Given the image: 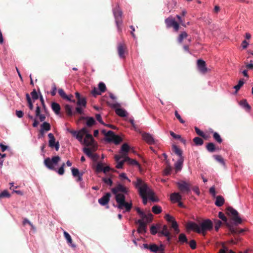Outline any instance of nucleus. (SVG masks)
<instances>
[{
  "label": "nucleus",
  "mask_w": 253,
  "mask_h": 253,
  "mask_svg": "<svg viewBox=\"0 0 253 253\" xmlns=\"http://www.w3.org/2000/svg\"><path fill=\"white\" fill-rule=\"evenodd\" d=\"M83 143H84L85 145L91 147L92 151H95L97 147L92 135L88 133L86 134L85 135Z\"/></svg>",
  "instance_id": "obj_7"
},
{
  "label": "nucleus",
  "mask_w": 253,
  "mask_h": 253,
  "mask_svg": "<svg viewBox=\"0 0 253 253\" xmlns=\"http://www.w3.org/2000/svg\"><path fill=\"white\" fill-rule=\"evenodd\" d=\"M111 196L110 193H105L103 197L98 199V203L101 206H105L109 203Z\"/></svg>",
  "instance_id": "obj_15"
},
{
  "label": "nucleus",
  "mask_w": 253,
  "mask_h": 253,
  "mask_svg": "<svg viewBox=\"0 0 253 253\" xmlns=\"http://www.w3.org/2000/svg\"><path fill=\"white\" fill-rule=\"evenodd\" d=\"M135 188L138 190L139 193L143 199V203L146 205L147 203L148 195L147 194V184L141 179L138 178L136 181H133Z\"/></svg>",
  "instance_id": "obj_2"
},
{
  "label": "nucleus",
  "mask_w": 253,
  "mask_h": 253,
  "mask_svg": "<svg viewBox=\"0 0 253 253\" xmlns=\"http://www.w3.org/2000/svg\"><path fill=\"white\" fill-rule=\"evenodd\" d=\"M213 223L210 219L204 220L199 226L197 223L193 222H189L186 224V228L187 230H193L198 233H202L205 235L207 231H210L213 228Z\"/></svg>",
  "instance_id": "obj_1"
},
{
  "label": "nucleus",
  "mask_w": 253,
  "mask_h": 253,
  "mask_svg": "<svg viewBox=\"0 0 253 253\" xmlns=\"http://www.w3.org/2000/svg\"><path fill=\"white\" fill-rule=\"evenodd\" d=\"M91 93L94 97H96L97 95H100L101 94L99 90H98L96 87L93 88Z\"/></svg>",
  "instance_id": "obj_60"
},
{
  "label": "nucleus",
  "mask_w": 253,
  "mask_h": 253,
  "mask_svg": "<svg viewBox=\"0 0 253 253\" xmlns=\"http://www.w3.org/2000/svg\"><path fill=\"white\" fill-rule=\"evenodd\" d=\"M206 149L209 152L211 153L214 152L216 149L215 144L212 142L207 143Z\"/></svg>",
  "instance_id": "obj_31"
},
{
  "label": "nucleus",
  "mask_w": 253,
  "mask_h": 253,
  "mask_svg": "<svg viewBox=\"0 0 253 253\" xmlns=\"http://www.w3.org/2000/svg\"><path fill=\"white\" fill-rule=\"evenodd\" d=\"M172 150L175 154L179 157V158L183 157L182 156V151L179 149L177 146L173 145L172 146Z\"/></svg>",
  "instance_id": "obj_28"
},
{
  "label": "nucleus",
  "mask_w": 253,
  "mask_h": 253,
  "mask_svg": "<svg viewBox=\"0 0 253 253\" xmlns=\"http://www.w3.org/2000/svg\"><path fill=\"white\" fill-rule=\"evenodd\" d=\"M117 115L121 117H124L126 116V112L122 108H118L115 110Z\"/></svg>",
  "instance_id": "obj_32"
},
{
  "label": "nucleus",
  "mask_w": 253,
  "mask_h": 253,
  "mask_svg": "<svg viewBox=\"0 0 253 253\" xmlns=\"http://www.w3.org/2000/svg\"><path fill=\"white\" fill-rule=\"evenodd\" d=\"M60 160L61 158L58 156H54L51 159L48 157L44 159V164L48 169L56 171V169L55 168V166L57 165Z\"/></svg>",
  "instance_id": "obj_4"
},
{
  "label": "nucleus",
  "mask_w": 253,
  "mask_h": 253,
  "mask_svg": "<svg viewBox=\"0 0 253 253\" xmlns=\"http://www.w3.org/2000/svg\"><path fill=\"white\" fill-rule=\"evenodd\" d=\"M184 161V158L181 157L178 159L177 162L174 164L175 169L176 171L181 170Z\"/></svg>",
  "instance_id": "obj_23"
},
{
  "label": "nucleus",
  "mask_w": 253,
  "mask_h": 253,
  "mask_svg": "<svg viewBox=\"0 0 253 253\" xmlns=\"http://www.w3.org/2000/svg\"><path fill=\"white\" fill-rule=\"evenodd\" d=\"M152 211L155 213V214H159L161 213L162 211V208L158 205H155L153 206L152 208Z\"/></svg>",
  "instance_id": "obj_38"
},
{
  "label": "nucleus",
  "mask_w": 253,
  "mask_h": 253,
  "mask_svg": "<svg viewBox=\"0 0 253 253\" xmlns=\"http://www.w3.org/2000/svg\"><path fill=\"white\" fill-rule=\"evenodd\" d=\"M153 219V215L151 213L149 212L146 214V217L145 218V221L146 223H149L152 221Z\"/></svg>",
  "instance_id": "obj_58"
},
{
  "label": "nucleus",
  "mask_w": 253,
  "mask_h": 253,
  "mask_svg": "<svg viewBox=\"0 0 253 253\" xmlns=\"http://www.w3.org/2000/svg\"><path fill=\"white\" fill-rule=\"evenodd\" d=\"M31 95L34 101L38 99L39 98L38 94L35 89H34L33 91L31 92Z\"/></svg>",
  "instance_id": "obj_55"
},
{
  "label": "nucleus",
  "mask_w": 253,
  "mask_h": 253,
  "mask_svg": "<svg viewBox=\"0 0 253 253\" xmlns=\"http://www.w3.org/2000/svg\"><path fill=\"white\" fill-rule=\"evenodd\" d=\"M142 138L148 144L152 145L155 143V140L152 135L148 133L142 134Z\"/></svg>",
  "instance_id": "obj_17"
},
{
  "label": "nucleus",
  "mask_w": 253,
  "mask_h": 253,
  "mask_svg": "<svg viewBox=\"0 0 253 253\" xmlns=\"http://www.w3.org/2000/svg\"><path fill=\"white\" fill-rule=\"evenodd\" d=\"M114 194L115 195V200L118 204L117 208L121 210L125 208L126 211H129L132 208V204L131 202L128 203L126 202L124 194Z\"/></svg>",
  "instance_id": "obj_3"
},
{
  "label": "nucleus",
  "mask_w": 253,
  "mask_h": 253,
  "mask_svg": "<svg viewBox=\"0 0 253 253\" xmlns=\"http://www.w3.org/2000/svg\"><path fill=\"white\" fill-rule=\"evenodd\" d=\"M115 22L119 32L122 31L121 25L122 24V11L119 7L115 8L113 10Z\"/></svg>",
  "instance_id": "obj_5"
},
{
  "label": "nucleus",
  "mask_w": 253,
  "mask_h": 253,
  "mask_svg": "<svg viewBox=\"0 0 253 253\" xmlns=\"http://www.w3.org/2000/svg\"><path fill=\"white\" fill-rule=\"evenodd\" d=\"M136 223L139 224L137 232L140 234L145 233L146 232L147 223L145 221H143V219H138Z\"/></svg>",
  "instance_id": "obj_13"
},
{
  "label": "nucleus",
  "mask_w": 253,
  "mask_h": 253,
  "mask_svg": "<svg viewBox=\"0 0 253 253\" xmlns=\"http://www.w3.org/2000/svg\"><path fill=\"white\" fill-rule=\"evenodd\" d=\"M91 150H92L91 149V148H89L85 147L84 148L83 151L87 156H88L89 157H92V154Z\"/></svg>",
  "instance_id": "obj_46"
},
{
  "label": "nucleus",
  "mask_w": 253,
  "mask_h": 253,
  "mask_svg": "<svg viewBox=\"0 0 253 253\" xmlns=\"http://www.w3.org/2000/svg\"><path fill=\"white\" fill-rule=\"evenodd\" d=\"M129 150V146L127 143H124L121 147L120 154H122V156L125 157H127V153Z\"/></svg>",
  "instance_id": "obj_20"
},
{
  "label": "nucleus",
  "mask_w": 253,
  "mask_h": 253,
  "mask_svg": "<svg viewBox=\"0 0 253 253\" xmlns=\"http://www.w3.org/2000/svg\"><path fill=\"white\" fill-rule=\"evenodd\" d=\"M51 108L56 114H59L61 110L60 105L56 102H52L51 104Z\"/></svg>",
  "instance_id": "obj_27"
},
{
  "label": "nucleus",
  "mask_w": 253,
  "mask_h": 253,
  "mask_svg": "<svg viewBox=\"0 0 253 253\" xmlns=\"http://www.w3.org/2000/svg\"><path fill=\"white\" fill-rule=\"evenodd\" d=\"M65 110L68 117H72L76 115V112L72 111V107L70 105L66 104L65 106Z\"/></svg>",
  "instance_id": "obj_24"
},
{
  "label": "nucleus",
  "mask_w": 253,
  "mask_h": 253,
  "mask_svg": "<svg viewBox=\"0 0 253 253\" xmlns=\"http://www.w3.org/2000/svg\"><path fill=\"white\" fill-rule=\"evenodd\" d=\"M235 253L234 251L230 250H229L228 247L225 246L224 243L222 244V248L219 250L218 253Z\"/></svg>",
  "instance_id": "obj_30"
},
{
  "label": "nucleus",
  "mask_w": 253,
  "mask_h": 253,
  "mask_svg": "<svg viewBox=\"0 0 253 253\" xmlns=\"http://www.w3.org/2000/svg\"><path fill=\"white\" fill-rule=\"evenodd\" d=\"M125 161H126V162H127L130 165H136L139 166V163L135 160L131 159L128 157L127 156L125 158Z\"/></svg>",
  "instance_id": "obj_37"
},
{
  "label": "nucleus",
  "mask_w": 253,
  "mask_h": 253,
  "mask_svg": "<svg viewBox=\"0 0 253 253\" xmlns=\"http://www.w3.org/2000/svg\"><path fill=\"white\" fill-rule=\"evenodd\" d=\"M213 137L214 139L218 143H221L222 142V139L220 135L216 132H214L213 134Z\"/></svg>",
  "instance_id": "obj_41"
},
{
  "label": "nucleus",
  "mask_w": 253,
  "mask_h": 253,
  "mask_svg": "<svg viewBox=\"0 0 253 253\" xmlns=\"http://www.w3.org/2000/svg\"><path fill=\"white\" fill-rule=\"evenodd\" d=\"M226 210L227 214L232 216V219L236 224H238L242 223V219L239 216V213L236 210L234 209L232 207H228Z\"/></svg>",
  "instance_id": "obj_6"
},
{
  "label": "nucleus",
  "mask_w": 253,
  "mask_h": 253,
  "mask_svg": "<svg viewBox=\"0 0 253 253\" xmlns=\"http://www.w3.org/2000/svg\"><path fill=\"white\" fill-rule=\"evenodd\" d=\"M165 218L168 222H171V225L174 222H176L174 217L169 214L166 215Z\"/></svg>",
  "instance_id": "obj_54"
},
{
  "label": "nucleus",
  "mask_w": 253,
  "mask_h": 253,
  "mask_svg": "<svg viewBox=\"0 0 253 253\" xmlns=\"http://www.w3.org/2000/svg\"><path fill=\"white\" fill-rule=\"evenodd\" d=\"M98 89L101 93L105 92L106 90V87L105 84L103 82L99 83L98 84Z\"/></svg>",
  "instance_id": "obj_43"
},
{
  "label": "nucleus",
  "mask_w": 253,
  "mask_h": 253,
  "mask_svg": "<svg viewBox=\"0 0 253 253\" xmlns=\"http://www.w3.org/2000/svg\"><path fill=\"white\" fill-rule=\"evenodd\" d=\"M244 84V82L243 81V79L240 80L237 85L234 86V88L236 89V92H237V91L241 88V87Z\"/></svg>",
  "instance_id": "obj_50"
},
{
  "label": "nucleus",
  "mask_w": 253,
  "mask_h": 253,
  "mask_svg": "<svg viewBox=\"0 0 253 253\" xmlns=\"http://www.w3.org/2000/svg\"><path fill=\"white\" fill-rule=\"evenodd\" d=\"M122 141V138L119 136V135H114L113 142H114L115 144H118L121 142Z\"/></svg>",
  "instance_id": "obj_45"
},
{
  "label": "nucleus",
  "mask_w": 253,
  "mask_h": 253,
  "mask_svg": "<svg viewBox=\"0 0 253 253\" xmlns=\"http://www.w3.org/2000/svg\"><path fill=\"white\" fill-rule=\"evenodd\" d=\"M64 235L67 240L68 243L71 244L72 243V240L71 236L66 231L64 232Z\"/></svg>",
  "instance_id": "obj_56"
},
{
  "label": "nucleus",
  "mask_w": 253,
  "mask_h": 253,
  "mask_svg": "<svg viewBox=\"0 0 253 253\" xmlns=\"http://www.w3.org/2000/svg\"><path fill=\"white\" fill-rule=\"evenodd\" d=\"M240 105L244 107L246 109L248 110H250L251 107L249 104L247 102L246 99L242 100L240 101Z\"/></svg>",
  "instance_id": "obj_44"
},
{
  "label": "nucleus",
  "mask_w": 253,
  "mask_h": 253,
  "mask_svg": "<svg viewBox=\"0 0 253 253\" xmlns=\"http://www.w3.org/2000/svg\"><path fill=\"white\" fill-rule=\"evenodd\" d=\"M177 186L182 193L188 194L190 191L191 184L184 181H181L178 182L177 183Z\"/></svg>",
  "instance_id": "obj_8"
},
{
  "label": "nucleus",
  "mask_w": 253,
  "mask_h": 253,
  "mask_svg": "<svg viewBox=\"0 0 253 253\" xmlns=\"http://www.w3.org/2000/svg\"><path fill=\"white\" fill-rule=\"evenodd\" d=\"M166 164H167V167L164 170V175H168L170 174L172 169L169 165V161H167Z\"/></svg>",
  "instance_id": "obj_33"
},
{
  "label": "nucleus",
  "mask_w": 253,
  "mask_h": 253,
  "mask_svg": "<svg viewBox=\"0 0 253 253\" xmlns=\"http://www.w3.org/2000/svg\"><path fill=\"white\" fill-rule=\"evenodd\" d=\"M170 198L173 202H179L182 199V197L179 193L175 192L171 194Z\"/></svg>",
  "instance_id": "obj_22"
},
{
  "label": "nucleus",
  "mask_w": 253,
  "mask_h": 253,
  "mask_svg": "<svg viewBox=\"0 0 253 253\" xmlns=\"http://www.w3.org/2000/svg\"><path fill=\"white\" fill-rule=\"evenodd\" d=\"M170 233L168 229L167 225H165L162 227V230L159 232V236L163 235L164 236H168Z\"/></svg>",
  "instance_id": "obj_29"
},
{
  "label": "nucleus",
  "mask_w": 253,
  "mask_h": 253,
  "mask_svg": "<svg viewBox=\"0 0 253 253\" xmlns=\"http://www.w3.org/2000/svg\"><path fill=\"white\" fill-rule=\"evenodd\" d=\"M103 166L101 163H98L96 167V171L97 172H100L103 171Z\"/></svg>",
  "instance_id": "obj_61"
},
{
  "label": "nucleus",
  "mask_w": 253,
  "mask_h": 253,
  "mask_svg": "<svg viewBox=\"0 0 253 253\" xmlns=\"http://www.w3.org/2000/svg\"><path fill=\"white\" fill-rule=\"evenodd\" d=\"M58 93L59 95L63 98V99H68L67 97V95L65 92L64 90L62 88H59L58 89Z\"/></svg>",
  "instance_id": "obj_52"
},
{
  "label": "nucleus",
  "mask_w": 253,
  "mask_h": 253,
  "mask_svg": "<svg viewBox=\"0 0 253 253\" xmlns=\"http://www.w3.org/2000/svg\"><path fill=\"white\" fill-rule=\"evenodd\" d=\"M117 50L119 57L121 58H125L126 54L127 53L126 44L124 42L118 43Z\"/></svg>",
  "instance_id": "obj_9"
},
{
  "label": "nucleus",
  "mask_w": 253,
  "mask_h": 253,
  "mask_svg": "<svg viewBox=\"0 0 253 253\" xmlns=\"http://www.w3.org/2000/svg\"><path fill=\"white\" fill-rule=\"evenodd\" d=\"M10 194L7 190H4L0 193V199L4 198H9Z\"/></svg>",
  "instance_id": "obj_48"
},
{
  "label": "nucleus",
  "mask_w": 253,
  "mask_h": 253,
  "mask_svg": "<svg viewBox=\"0 0 253 253\" xmlns=\"http://www.w3.org/2000/svg\"><path fill=\"white\" fill-rule=\"evenodd\" d=\"M193 141L194 142L195 144L197 146H201L204 143L203 140L199 137H195L193 139Z\"/></svg>",
  "instance_id": "obj_40"
},
{
  "label": "nucleus",
  "mask_w": 253,
  "mask_h": 253,
  "mask_svg": "<svg viewBox=\"0 0 253 253\" xmlns=\"http://www.w3.org/2000/svg\"><path fill=\"white\" fill-rule=\"evenodd\" d=\"M169 133L170 135L174 138L176 139H180L181 142H185V140L181 138V136L180 135L176 134L172 131H170Z\"/></svg>",
  "instance_id": "obj_47"
},
{
  "label": "nucleus",
  "mask_w": 253,
  "mask_h": 253,
  "mask_svg": "<svg viewBox=\"0 0 253 253\" xmlns=\"http://www.w3.org/2000/svg\"><path fill=\"white\" fill-rule=\"evenodd\" d=\"M65 166V164L63 163L60 168L57 170L56 169V172L60 175H63L64 173V167Z\"/></svg>",
  "instance_id": "obj_59"
},
{
  "label": "nucleus",
  "mask_w": 253,
  "mask_h": 253,
  "mask_svg": "<svg viewBox=\"0 0 253 253\" xmlns=\"http://www.w3.org/2000/svg\"><path fill=\"white\" fill-rule=\"evenodd\" d=\"M146 191L148 197L149 198L150 200H151L152 202L158 201V199L155 197L154 192L151 189L149 188L147 184Z\"/></svg>",
  "instance_id": "obj_18"
},
{
  "label": "nucleus",
  "mask_w": 253,
  "mask_h": 253,
  "mask_svg": "<svg viewBox=\"0 0 253 253\" xmlns=\"http://www.w3.org/2000/svg\"><path fill=\"white\" fill-rule=\"evenodd\" d=\"M49 138L48 146L51 148H54L56 151H58L60 147L59 142L58 141H55V138L52 133H49L48 134Z\"/></svg>",
  "instance_id": "obj_10"
},
{
  "label": "nucleus",
  "mask_w": 253,
  "mask_h": 253,
  "mask_svg": "<svg viewBox=\"0 0 253 253\" xmlns=\"http://www.w3.org/2000/svg\"><path fill=\"white\" fill-rule=\"evenodd\" d=\"M224 199L221 196H217L216 197V201L215 202V205L217 207H221L224 204Z\"/></svg>",
  "instance_id": "obj_26"
},
{
  "label": "nucleus",
  "mask_w": 253,
  "mask_h": 253,
  "mask_svg": "<svg viewBox=\"0 0 253 253\" xmlns=\"http://www.w3.org/2000/svg\"><path fill=\"white\" fill-rule=\"evenodd\" d=\"M213 157L214 158V159L217 162H218L219 163H220L222 165H225V163H224V160H223V159L222 158V157L221 156H220V155H214Z\"/></svg>",
  "instance_id": "obj_53"
},
{
  "label": "nucleus",
  "mask_w": 253,
  "mask_h": 253,
  "mask_svg": "<svg viewBox=\"0 0 253 253\" xmlns=\"http://www.w3.org/2000/svg\"><path fill=\"white\" fill-rule=\"evenodd\" d=\"M165 23L168 28L173 27L175 32H177L179 28L178 23L172 17H168L165 19Z\"/></svg>",
  "instance_id": "obj_11"
},
{
  "label": "nucleus",
  "mask_w": 253,
  "mask_h": 253,
  "mask_svg": "<svg viewBox=\"0 0 253 253\" xmlns=\"http://www.w3.org/2000/svg\"><path fill=\"white\" fill-rule=\"evenodd\" d=\"M102 132L105 135V140L109 142H112L115 133L111 130L108 131L107 133H105V130H103Z\"/></svg>",
  "instance_id": "obj_19"
},
{
  "label": "nucleus",
  "mask_w": 253,
  "mask_h": 253,
  "mask_svg": "<svg viewBox=\"0 0 253 253\" xmlns=\"http://www.w3.org/2000/svg\"><path fill=\"white\" fill-rule=\"evenodd\" d=\"M174 115H175L176 118L180 122V123H181V124H184L185 123V121L181 118L180 115L178 114L177 111H176V110L175 111Z\"/></svg>",
  "instance_id": "obj_64"
},
{
  "label": "nucleus",
  "mask_w": 253,
  "mask_h": 253,
  "mask_svg": "<svg viewBox=\"0 0 253 253\" xmlns=\"http://www.w3.org/2000/svg\"><path fill=\"white\" fill-rule=\"evenodd\" d=\"M218 217H219V218L222 219V220L223 221H224V222L227 223V218L226 216L224 215V214L222 212H221V211L219 212V213H218Z\"/></svg>",
  "instance_id": "obj_57"
},
{
  "label": "nucleus",
  "mask_w": 253,
  "mask_h": 253,
  "mask_svg": "<svg viewBox=\"0 0 253 253\" xmlns=\"http://www.w3.org/2000/svg\"><path fill=\"white\" fill-rule=\"evenodd\" d=\"M222 224V222L219 220H215V230L216 231H218L219 228L221 226Z\"/></svg>",
  "instance_id": "obj_63"
},
{
  "label": "nucleus",
  "mask_w": 253,
  "mask_h": 253,
  "mask_svg": "<svg viewBox=\"0 0 253 253\" xmlns=\"http://www.w3.org/2000/svg\"><path fill=\"white\" fill-rule=\"evenodd\" d=\"M111 191L113 194H119V192L126 194L128 192V189L122 184L119 183L115 187L112 188Z\"/></svg>",
  "instance_id": "obj_12"
},
{
  "label": "nucleus",
  "mask_w": 253,
  "mask_h": 253,
  "mask_svg": "<svg viewBox=\"0 0 253 253\" xmlns=\"http://www.w3.org/2000/svg\"><path fill=\"white\" fill-rule=\"evenodd\" d=\"M171 227L174 229V231L175 234L179 233L180 230L178 228V225L176 222H174L171 225Z\"/></svg>",
  "instance_id": "obj_49"
},
{
  "label": "nucleus",
  "mask_w": 253,
  "mask_h": 253,
  "mask_svg": "<svg viewBox=\"0 0 253 253\" xmlns=\"http://www.w3.org/2000/svg\"><path fill=\"white\" fill-rule=\"evenodd\" d=\"M72 174L74 177H77L78 175H80L81 173L79 172V170L78 169L73 168L72 169Z\"/></svg>",
  "instance_id": "obj_62"
},
{
  "label": "nucleus",
  "mask_w": 253,
  "mask_h": 253,
  "mask_svg": "<svg viewBox=\"0 0 253 253\" xmlns=\"http://www.w3.org/2000/svg\"><path fill=\"white\" fill-rule=\"evenodd\" d=\"M87 120L86 125L88 127H91L95 124V121L92 117H82L80 120Z\"/></svg>",
  "instance_id": "obj_25"
},
{
  "label": "nucleus",
  "mask_w": 253,
  "mask_h": 253,
  "mask_svg": "<svg viewBox=\"0 0 253 253\" xmlns=\"http://www.w3.org/2000/svg\"><path fill=\"white\" fill-rule=\"evenodd\" d=\"M77 104L78 106H82L83 107H85L86 105V101L85 98H81L78 99L77 102Z\"/></svg>",
  "instance_id": "obj_36"
},
{
  "label": "nucleus",
  "mask_w": 253,
  "mask_h": 253,
  "mask_svg": "<svg viewBox=\"0 0 253 253\" xmlns=\"http://www.w3.org/2000/svg\"><path fill=\"white\" fill-rule=\"evenodd\" d=\"M42 129L44 131H49L51 129V126L49 123L47 122H43L41 126Z\"/></svg>",
  "instance_id": "obj_35"
},
{
  "label": "nucleus",
  "mask_w": 253,
  "mask_h": 253,
  "mask_svg": "<svg viewBox=\"0 0 253 253\" xmlns=\"http://www.w3.org/2000/svg\"><path fill=\"white\" fill-rule=\"evenodd\" d=\"M88 133V131L86 128L83 127L81 130L78 131V134L77 135V139L81 143L83 142L84 136Z\"/></svg>",
  "instance_id": "obj_16"
},
{
  "label": "nucleus",
  "mask_w": 253,
  "mask_h": 253,
  "mask_svg": "<svg viewBox=\"0 0 253 253\" xmlns=\"http://www.w3.org/2000/svg\"><path fill=\"white\" fill-rule=\"evenodd\" d=\"M188 35L185 32H182L178 36L177 41L179 43H181L184 39H185L187 37Z\"/></svg>",
  "instance_id": "obj_42"
},
{
  "label": "nucleus",
  "mask_w": 253,
  "mask_h": 253,
  "mask_svg": "<svg viewBox=\"0 0 253 253\" xmlns=\"http://www.w3.org/2000/svg\"><path fill=\"white\" fill-rule=\"evenodd\" d=\"M143 247L145 249H149L152 252H155V253L158 252V246L155 244H152L150 245H148L147 244H144Z\"/></svg>",
  "instance_id": "obj_21"
},
{
  "label": "nucleus",
  "mask_w": 253,
  "mask_h": 253,
  "mask_svg": "<svg viewBox=\"0 0 253 253\" xmlns=\"http://www.w3.org/2000/svg\"><path fill=\"white\" fill-rule=\"evenodd\" d=\"M26 100H27V101L28 103V105L29 109L31 110H33V108H34L33 104L31 98L30 96V95L28 93L26 94Z\"/></svg>",
  "instance_id": "obj_34"
},
{
  "label": "nucleus",
  "mask_w": 253,
  "mask_h": 253,
  "mask_svg": "<svg viewBox=\"0 0 253 253\" xmlns=\"http://www.w3.org/2000/svg\"><path fill=\"white\" fill-rule=\"evenodd\" d=\"M178 241L181 244L188 242L187 237L186 235L183 233L179 234L178 237Z\"/></svg>",
  "instance_id": "obj_39"
},
{
  "label": "nucleus",
  "mask_w": 253,
  "mask_h": 253,
  "mask_svg": "<svg viewBox=\"0 0 253 253\" xmlns=\"http://www.w3.org/2000/svg\"><path fill=\"white\" fill-rule=\"evenodd\" d=\"M102 180L107 185L111 186L113 184V181L110 178L103 177Z\"/></svg>",
  "instance_id": "obj_51"
},
{
  "label": "nucleus",
  "mask_w": 253,
  "mask_h": 253,
  "mask_svg": "<svg viewBox=\"0 0 253 253\" xmlns=\"http://www.w3.org/2000/svg\"><path fill=\"white\" fill-rule=\"evenodd\" d=\"M197 66L201 73L203 74L207 73L208 69L206 66V62L203 60L198 59L197 60Z\"/></svg>",
  "instance_id": "obj_14"
}]
</instances>
